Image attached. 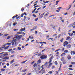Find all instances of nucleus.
I'll return each mask as SVG.
<instances>
[{
  "label": "nucleus",
  "instance_id": "1",
  "mask_svg": "<svg viewBox=\"0 0 75 75\" xmlns=\"http://www.w3.org/2000/svg\"><path fill=\"white\" fill-rule=\"evenodd\" d=\"M15 38H16V39ZM12 39L13 40H12V42H11L12 45H14V44L15 45H16L17 44V42L16 41H17L16 39H18V36H16L14 37V38H13Z\"/></svg>",
  "mask_w": 75,
  "mask_h": 75
},
{
  "label": "nucleus",
  "instance_id": "2",
  "mask_svg": "<svg viewBox=\"0 0 75 75\" xmlns=\"http://www.w3.org/2000/svg\"><path fill=\"white\" fill-rule=\"evenodd\" d=\"M33 72L37 73V74H39V73L38 72V70L36 68L34 69L33 71Z\"/></svg>",
  "mask_w": 75,
  "mask_h": 75
},
{
  "label": "nucleus",
  "instance_id": "3",
  "mask_svg": "<svg viewBox=\"0 0 75 75\" xmlns=\"http://www.w3.org/2000/svg\"><path fill=\"white\" fill-rule=\"evenodd\" d=\"M41 59H46L47 57V56H45L44 55H42L40 57Z\"/></svg>",
  "mask_w": 75,
  "mask_h": 75
},
{
  "label": "nucleus",
  "instance_id": "4",
  "mask_svg": "<svg viewBox=\"0 0 75 75\" xmlns=\"http://www.w3.org/2000/svg\"><path fill=\"white\" fill-rule=\"evenodd\" d=\"M6 45V44H4L3 45L2 47H2L1 48H0V51H2V50H3V49L4 48L6 47L5 46Z\"/></svg>",
  "mask_w": 75,
  "mask_h": 75
},
{
  "label": "nucleus",
  "instance_id": "5",
  "mask_svg": "<svg viewBox=\"0 0 75 75\" xmlns=\"http://www.w3.org/2000/svg\"><path fill=\"white\" fill-rule=\"evenodd\" d=\"M71 45L70 44L66 46V48H67L68 49V48H71Z\"/></svg>",
  "mask_w": 75,
  "mask_h": 75
},
{
  "label": "nucleus",
  "instance_id": "6",
  "mask_svg": "<svg viewBox=\"0 0 75 75\" xmlns=\"http://www.w3.org/2000/svg\"><path fill=\"white\" fill-rule=\"evenodd\" d=\"M37 26H35L34 27L33 29H31V30H30V32H31V31H34V30H35V29H36V28H37Z\"/></svg>",
  "mask_w": 75,
  "mask_h": 75
},
{
  "label": "nucleus",
  "instance_id": "7",
  "mask_svg": "<svg viewBox=\"0 0 75 75\" xmlns=\"http://www.w3.org/2000/svg\"><path fill=\"white\" fill-rule=\"evenodd\" d=\"M25 30V28H22L20 29V31L21 32H22V31H24Z\"/></svg>",
  "mask_w": 75,
  "mask_h": 75
},
{
  "label": "nucleus",
  "instance_id": "8",
  "mask_svg": "<svg viewBox=\"0 0 75 75\" xmlns=\"http://www.w3.org/2000/svg\"><path fill=\"white\" fill-rule=\"evenodd\" d=\"M69 44V42H67V43H65L64 42L63 43V46L64 47H65L66 45H68Z\"/></svg>",
  "mask_w": 75,
  "mask_h": 75
},
{
  "label": "nucleus",
  "instance_id": "9",
  "mask_svg": "<svg viewBox=\"0 0 75 75\" xmlns=\"http://www.w3.org/2000/svg\"><path fill=\"white\" fill-rule=\"evenodd\" d=\"M71 55H72L73 54V55H75V52L74 51H71Z\"/></svg>",
  "mask_w": 75,
  "mask_h": 75
},
{
  "label": "nucleus",
  "instance_id": "10",
  "mask_svg": "<svg viewBox=\"0 0 75 75\" xmlns=\"http://www.w3.org/2000/svg\"><path fill=\"white\" fill-rule=\"evenodd\" d=\"M41 59H39L38 60V61L37 62V64H41Z\"/></svg>",
  "mask_w": 75,
  "mask_h": 75
},
{
  "label": "nucleus",
  "instance_id": "11",
  "mask_svg": "<svg viewBox=\"0 0 75 75\" xmlns=\"http://www.w3.org/2000/svg\"><path fill=\"white\" fill-rule=\"evenodd\" d=\"M17 17H18V15H17V14H16V15H15V16H14L12 17V19H14V18H17Z\"/></svg>",
  "mask_w": 75,
  "mask_h": 75
},
{
  "label": "nucleus",
  "instance_id": "12",
  "mask_svg": "<svg viewBox=\"0 0 75 75\" xmlns=\"http://www.w3.org/2000/svg\"><path fill=\"white\" fill-rule=\"evenodd\" d=\"M20 36H18V40H20V39H21V38L22 37V35H21Z\"/></svg>",
  "mask_w": 75,
  "mask_h": 75
},
{
  "label": "nucleus",
  "instance_id": "13",
  "mask_svg": "<svg viewBox=\"0 0 75 75\" xmlns=\"http://www.w3.org/2000/svg\"><path fill=\"white\" fill-rule=\"evenodd\" d=\"M67 58L69 60H70L71 59V57L70 55H69L67 56Z\"/></svg>",
  "mask_w": 75,
  "mask_h": 75
},
{
  "label": "nucleus",
  "instance_id": "14",
  "mask_svg": "<svg viewBox=\"0 0 75 75\" xmlns=\"http://www.w3.org/2000/svg\"><path fill=\"white\" fill-rule=\"evenodd\" d=\"M13 62H14V59H13V60L11 61L10 62V64H12Z\"/></svg>",
  "mask_w": 75,
  "mask_h": 75
},
{
  "label": "nucleus",
  "instance_id": "15",
  "mask_svg": "<svg viewBox=\"0 0 75 75\" xmlns=\"http://www.w3.org/2000/svg\"><path fill=\"white\" fill-rule=\"evenodd\" d=\"M40 68H41V66L40 65H38V71L40 70Z\"/></svg>",
  "mask_w": 75,
  "mask_h": 75
},
{
  "label": "nucleus",
  "instance_id": "16",
  "mask_svg": "<svg viewBox=\"0 0 75 75\" xmlns=\"http://www.w3.org/2000/svg\"><path fill=\"white\" fill-rule=\"evenodd\" d=\"M48 14H49V12H47L46 13V14L44 15L45 17H46L47 16H48Z\"/></svg>",
  "mask_w": 75,
  "mask_h": 75
},
{
  "label": "nucleus",
  "instance_id": "17",
  "mask_svg": "<svg viewBox=\"0 0 75 75\" xmlns=\"http://www.w3.org/2000/svg\"><path fill=\"white\" fill-rule=\"evenodd\" d=\"M61 61H64V60L65 59L64 58V57H62L61 58V59H60Z\"/></svg>",
  "mask_w": 75,
  "mask_h": 75
},
{
  "label": "nucleus",
  "instance_id": "18",
  "mask_svg": "<svg viewBox=\"0 0 75 75\" xmlns=\"http://www.w3.org/2000/svg\"><path fill=\"white\" fill-rule=\"evenodd\" d=\"M24 18L23 19L24 21H25V20H26V18H28V17H26L25 16H24Z\"/></svg>",
  "mask_w": 75,
  "mask_h": 75
},
{
  "label": "nucleus",
  "instance_id": "19",
  "mask_svg": "<svg viewBox=\"0 0 75 75\" xmlns=\"http://www.w3.org/2000/svg\"><path fill=\"white\" fill-rule=\"evenodd\" d=\"M42 74H44V73H45V70H42Z\"/></svg>",
  "mask_w": 75,
  "mask_h": 75
},
{
  "label": "nucleus",
  "instance_id": "20",
  "mask_svg": "<svg viewBox=\"0 0 75 75\" xmlns=\"http://www.w3.org/2000/svg\"><path fill=\"white\" fill-rule=\"evenodd\" d=\"M68 34L69 35V36H72V35H73V33H68Z\"/></svg>",
  "mask_w": 75,
  "mask_h": 75
},
{
  "label": "nucleus",
  "instance_id": "21",
  "mask_svg": "<svg viewBox=\"0 0 75 75\" xmlns=\"http://www.w3.org/2000/svg\"><path fill=\"white\" fill-rule=\"evenodd\" d=\"M51 27H52L53 29H55L56 28H55V25H51Z\"/></svg>",
  "mask_w": 75,
  "mask_h": 75
},
{
  "label": "nucleus",
  "instance_id": "22",
  "mask_svg": "<svg viewBox=\"0 0 75 75\" xmlns=\"http://www.w3.org/2000/svg\"><path fill=\"white\" fill-rule=\"evenodd\" d=\"M29 38L30 39V40H33V39H34V36H32V37H31V36H29Z\"/></svg>",
  "mask_w": 75,
  "mask_h": 75
},
{
  "label": "nucleus",
  "instance_id": "23",
  "mask_svg": "<svg viewBox=\"0 0 75 75\" xmlns=\"http://www.w3.org/2000/svg\"><path fill=\"white\" fill-rule=\"evenodd\" d=\"M43 14H41L40 16V18H42L43 16Z\"/></svg>",
  "mask_w": 75,
  "mask_h": 75
},
{
  "label": "nucleus",
  "instance_id": "24",
  "mask_svg": "<svg viewBox=\"0 0 75 75\" xmlns=\"http://www.w3.org/2000/svg\"><path fill=\"white\" fill-rule=\"evenodd\" d=\"M33 67H37V63H35L33 65Z\"/></svg>",
  "mask_w": 75,
  "mask_h": 75
},
{
  "label": "nucleus",
  "instance_id": "25",
  "mask_svg": "<svg viewBox=\"0 0 75 75\" xmlns=\"http://www.w3.org/2000/svg\"><path fill=\"white\" fill-rule=\"evenodd\" d=\"M69 7H70L69 8L67 9V10H69L70 8H71V6H72V5H69Z\"/></svg>",
  "mask_w": 75,
  "mask_h": 75
},
{
  "label": "nucleus",
  "instance_id": "26",
  "mask_svg": "<svg viewBox=\"0 0 75 75\" xmlns=\"http://www.w3.org/2000/svg\"><path fill=\"white\" fill-rule=\"evenodd\" d=\"M68 52V50H65L64 51V53H67Z\"/></svg>",
  "mask_w": 75,
  "mask_h": 75
},
{
  "label": "nucleus",
  "instance_id": "27",
  "mask_svg": "<svg viewBox=\"0 0 75 75\" xmlns=\"http://www.w3.org/2000/svg\"><path fill=\"white\" fill-rule=\"evenodd\" d=\"M65 53H63L61 54V57H62V56H64V55H65Z\"/></svg>",
  "mask_w": 75,
  "mask_h": 75
},
{
  "label": "nucleus",
  "instance_id": "28",
  "mask_svg": "<svg viewBox=\"0 0 75 75\" xmlns=\"http://www.w3.org/2000/svg\"><path fill=\"white\" fill-rule=\"evenodd\" d=\"M18 50H21V48L20 47H18Z\"/></svg>",
  "mask_w": 75,
  "mask_h": 75
},
{
  "label": "nucleus",
  "instance_id": "29",
  "mask_svg": "<svg viewBox=\"0 0 75 75\" xmlns=\"http://www.w3.org/2000/svg\"><path fill=\"white\" fill-rule=\"evenodd\" d=\"M4 55H1L0 56V58H4Z\"/></svg>",
  "mask_w": 75,
  "mask_h": 75
},
{
  "label": "nucleus",
  "instance_id": "30",
  "mask_svg": "<svg viewBox=\"0 0 75 75\" xmlns=\"http://www.w3.org/2000/svg\"><path fill=\"white\" fill-rule=\"evenodd\" d=\"M48 74H52V71H50L48 72Z\"/></svg>",
  "mask_w": 75,
  "mask_h": 75
},
{
  "label": "nucleus",
  "instance_id": "31",
  "mask_svg": "<svg viewBox=\"0 0 75 75\" xmlns=\"http://www.w3.org/2000/svg\"><path fill=\"white\" fill-rule=\"evenodd\" d=\"M40 7V6H38V5L37 6H34V8H36V7Z\"/></svg>",
  "mask_w": 75,
  "mask_h": 75
},
{
  "label": "nucleus",
  "instance_id": "32",
  "mask_svg": "<svg viewBox=\"0 0 75 75\" xmlns=\"http://www.w3.org/2000/svg\"><path fill=\"white\" fill-rule=\"evenodd\" d=\"M64 40V38H62L61 40H60L61 42H63V41Z\"/></svg>",
  "mask_w": 75,
  "mask_h": 75
},
{
  "label": "nucleus",
  "instance_id": "33",
  "mask_svg": "<svg viewBox=\"0 0 75 75\" xmlns=\"http://www.w3.org/2000/svg\"><path fill=\"white\" fill-rule=\"evenodd\" d=\"M20 19L21 18V16H18V17H17V18H16V19Z\"/></svg>",
  "mask_w": 75,
  "mask_h": 75
},
{
  "label": "nucleus",
  "instance_id": "34",
  "mask_svg": "<svg viewBox=\"0 0 75 75\" xmlns=\"http://www.w3.org/2000/svg\"><path fill=\"white\" fill-rule=\"evenodd\" d=\"M1 71H5V69H1Z\"/></svg>",
  "mask_w": 75,
  "mask_h": 75
},
{
  "label": "nucleus",
  "instance_id": "35",
  "mask_svg": "<svg viewBox=\"0 0 75 75\" xmlns=\"http://www.w3.org/2000/svg\"><path fill=\"white\" fill-rule=\"evenodd\" d=\"M39 43H40V44H42V45H41V46H42L43 45V42H39Z\"/></svg>",
  "mask_w": 75,
  "mask_h": 75
},
{
  "label": "nucleus",
  "instance_id": "36",
  "mask_svg": "<svg viewBox=\"0 0 75 75\" xmlns=\"http://www.w3.org/2000/svg\"><path fill=\"white\" fill-rule=\"evenodd\" d=\"M70 38V37L68 36L66 39V40H68Z\"/></svg>",
  "mask_w": 75,
  "mask_h": 75
},
{
  "label": "nucleus",
  "instance_id": "37",
  "mask_svg": "<svg viewBox=\"0 0 75 75\" xmlns=\"http://www.w3.org/2000/svg\"><path fill=\"white\" fill-rule=\"evenodd\" d=\"M8 47H9V46H7L6 47L4 48L5 50H7V49H8Z\"/></svg>",
  "mask_w": 75,
  "mask_h": 75
},
{
  "label": "nucleus",
  "instance_id": "38",
  "mask_svg": "<svg viewBox=\"0 0 75 75\" xmlns=\"http://www.w3.org/2000/svg\"><path fill=\"white\" fill-rule=\"evenodd\" d=\"M73 25H74L73 24H71L70 25H69V27H72V26H73Z\"/></svg>",
  "mask_w": 75,
  "mask_h": 75
},
{
  "label": "nucleus",
  "instance_id": "39",
  "mask_svg": "<svg viewBox=\"0 0 75 75\" xmlns=\"http://www.w3.org/2000/svg\"><path fill=\"white\" fill-rule=\"evenodd\" d=\"M66 63H67V62H66V61L64 60V61L63 62V64H66Z\"/></svg>",
  "mask_w": 75,
  "mask_h": 75
},
{
  "label": "nucleus",
  "instance_id": "40",
  "mask_svg": "<svg viewBox=\"0 0 75 75\" xmlns=\"http://www.w3.org/2000/svg\"><path fill=\"white\" fill-rule=\"evenodd\" d=\"M11 38V36H8L7 37V40H8V39H10Z\"/></svg>",
  "mask_w": 75,
  "mask_h": 75
},
{
  "label": "nucleus",
  "instance_id": "41",
  "mask_svg": "<svg viewBox=\"0 0 75 75\" xmlns=\"http://www.w3.org/2000/svg\"><path fill=\"white\" fill-rule=\"evenodd\" d=\"M5 59H9V57H5Z\"/></svg>",
  "mask_w": 75,
  "mask_h": 75
},
{
  "label": "nucleus",
  "instance_id": "42",
  "mask_svg": "<svg viewBox=\"0 0 75 75\" xmlns=\"http://www.w3.org/2000/svg\"><path fill=\"white\" fill-rule=\"evenodd\" d=\"M17 34H21V32H18L17 33Z\"/></svg>",
  "mask_w": 75,
  "mask_h": 75
},
{
  "label": "nucleus",
  "instance_id": "43",
  "mask_svg": "<svg viewBox=\"0 0 75 75\" xmlns=\"http://www.w3.org/2000/svg\"><path fill=\"white\" fill-rule=\"evenodd\" d=\"M71 64L72 65H75V62H71Z\"/></svg>",
  "mask_w": 75,
  "mask_h": 75
},
{
  "label": "nucleus",
  "instance_id": "44",
  "mask_svg": "<svg viewBox=\"0 0 75 75\" xmlns=\"http://www.w3.org/2000/svg\"><path fill=\"white\" fill-rule=\"evenodd\" d=\"M4 56H6V55H8V54L7 53H6L4 54Z\"/></svg>",
  "mask_w": 75,
  "mask_h": 75
},
{
  "label": "nucleus",
  "instance_id": "45",
  "mask_svg": "<svg viewBox=\"0 0 75 75\" xmlns=\"http://www.w3.org/2000/svg\"><path fill=\"white\" fill-rule=\"evenodd\" d=\"M54 64L55 65H57V64H58V63H57V62L55 61L54 62Z\"/></svg>",
  "mask_w": 75,
  "mask_h": 75
},
{
  "label": "nucleus",
  "instance_id": "46",
  "mask_svg": "<svg viewBox=\"0 0 75 75\" xmlns=\"http://www.w3.org/2000/svg\"><path fill=\"white\" fill-rule=\"evenodd\" d=\"M38 18H37L35 19V21H37V20H38Z\"/></svg>",
  "mask_w": 75,
  "mask_h": 75
},
{
  "label": "nucleus",
  "instance_id": "47",
  "mask_svg": "<svg viewBox=\"0 0 75 75\" xmlns=\"http://www.w3.org/2000/svg\"><path fill=\"white\" fill-rule=\"evenodd\" d=\"M26 61H23L21 62V64H24Z\"/></svg>",
  "mask_w": 75,
  "mask_h": 75
},
{
  "label": "nucleus",
  "instance_id": "48",
  "mask_svg": "<svg viewBox=\"0 0 75 75\" xmlns=\"http://www.w3.org/2000/svg\"><path fill=\"white\" fill-rule=\"evenodd\" d=\"M59 11H60V9H58L56 10V12L57 13H59Z\"/></svg>",
  "mask_w": 75,
  "mask_h": 75
},
{
  "label": "nucleus",
  "instance_id": "49",
  "mask_svg": "<svg viewBox=\"0 0 75 75\" xmlns=\"http://www.w3.org/2000/svg\"><path fill=\"white\" fill-rule=\"evenodd\" d=\"M7 45H11V43H7Z\"/></svg>",
  "mask_w": 75,
  "mask_h": 75
},
{
  "label": "nucleus",
  "instance_id": "50",
  "mask_svg": "<svg viewBox=\"0 0 75 75\" xmlns=\"http://www.w3.org/2000/svg\"><path fill=\"white\" fill-rule=\"evenodd\" d=\"M27 70V69H24L23 70V72H25V71H26Z\"/></svg>",
  "mask_w": 75,
  "mask_h": 75
},
{
  "label": "nucleus",
  "instance_id": "51",
  "mask_svg": "<svg viewBox=\"0 0 75 75\" xmlns=\"http://www.w3.org/2000/svg\"><path fill=\"white\" fill-rule=\"evenodd\" d=\"M59 18L60 20H62V17L61 16L60 17H59Z\"/></svg>",
  "mask_w": 75,
  "mask_h": 75
},
{
  "label": "nucleus",
  "instance_id": "52",
  "mask_svg": "<svg viewBox=\"0 0 75 75\" xmlns=\"http://www.w3.org/2000/svg\"><path fill=\"white\" fill-rule=\"evenodd\" d=\"M4 35L5 37H6V36L8 35V34H4Z\"/></svg>",
  "mask_w": 75,
  "mask_h": 75
},
{
  "label": "nucleus",
  "instance_id": "53",
  "mask_svg": "<svg viewBox=\"0 0 75 75\" xmlns=\"http://www.w3.org/2000/svg\"><path fill=\"white\" fill-rule=\"evenodd\" d=\"M29 40V38H28L26 40H25L26 42H27Z\"/></svg>",
  "mask_w": 75,
  "mask_h": 75
},
{
  "label": "nucleus",
  "instance_id": "54",
  "mask_svg": "<svg viewBox=\"0 0 75 75\" xmlns=\"http://www.w3.org/2000/svg\"><path fill=\"white\" fill-rule=\"evenodd\" d=\"M55 16V15H50V16H49L50 17H52V16Z\"/></svg>",
  "mask_w": 75,
  "mask_h": 75
},
{
  "label": "nucleus",
  "instance_id": "55",
  "mask_svg": "<svg viewBox=\"0 0 75 75\" xmlns=\"http://www.w3.org/2000/svg\"><path fill=\"white\" fill-rule=\"evenodd\" d=\"M33 16L35 17H37V16H36V15H35V14H33Z\"/></svg>",
  "mask_w": 75,
  "mask_h": 75
},
{
  "label": "nucleus",
  "instance_id": "56",
  "mask_svg": "<svg viewBox=\"0 0 75 75\" xmlns=\"http://www.w3.org/2000/svg\"><path fill=\"white\" fill-rule=\"evenodd\" d=\"M68 69H69V70H73V69L72 68H69Z\"/></svg>",
  "mask_w": 75,
  "mask_h": 75
},
{
  "label": "nucleus",
  "instance_id": "57",
  "mask_svg": "<svg viewBox=\"0 0 75 75\" xmlns=\"http://www.w3.org/2000/svg\"><path fill=\"white\" fill-rule=\"evenodd\" d=\"M24 10V9L23 8H22L21 10V11H23Z\"/></svg>",
  "mask_w": 75,
  "mask_h": 75
},
{
  "label": "nucleus",
  "instance_id": "58",
  "mask_svg": "<svg viewBox=\"0 0 75 75\" xmlns=\"http://www.w3.org/2000/svg\"><path fill=\"white\" fill-rule=\"evenodd\" d=\"M12 49H9V50H8V51L9 52H10V51H12Z\"/></svg>",
  "mask_w": 75,
  "mask_h": 75
},
{
  "label": "nucleus",
  "instance_id": "59",
  "mask_svg": "<svg viewBox=\"0 0 75 75\" xmlns=\"http://www.w3.org/2000/svg\"><path fill=\"white\" fill-rule=\"evenodd\" d=\"M61 34H59V36L58 37V38H59L60 37H61Z\"/></svg>",
  "mask_w": 75,
  "mask_h": 75
},
{
  "label": "nucleus",
  "instance_id": "60",
  "mask_svg": "<svg viewBox=\"0 0 75 75\" xmlns=\"http://www.w3.org/2000/svg\"><path fill=\"white\" fill-rule=\"evenodd\" d=\"M23 14H24L25 16H27V13L25 12H24Z\"/></svg>",
  "mask_w": 75,
  "mask_h": 75
},
{
  "label": "nucleus",
  "instance_id": "61",
  "mask_svg": "<svg viewBox=\"0 0 75 75\" xmlns=\"http://www.w3.org/2000/svg\"><path fill=\"white\" fill-rule=\"evenodd\" d=\"M72 67V65H70L69 66V67L70 68H71Z\"/></svg>",
  "mask_w": 75,
  "mask_h": 75
},
{
  "label": "nucleus",
  "instance_id": "62",
  "mask_svg": "<svg viewBox=\"0 0 75 75\" xmlns=\"http://www.w3.org/2000/svg\"><path fill=\"white\" fill-rule=\"evenodd\" d=\"M41 53H40L38 54V56H41Z\"/></svg>",
  "mask_w": 75,
  "mask_h": 75
},
{
  "label": "nucleus",
  "instance_id": "63",
  "mask_svg": "<svg viewBox=\"0 0 75 75\" xmlns=\"http://www.w3.org/2000/svg\"><path fill=\"white\" fill-rule=\"evenodd\" d=\"M31 73H29L27 75H31Z\"/></svg>",
  "mask_w": 75,
  "mask_h": 75
},
{
  "label": "nucleus",
  "instance_id": "64",
  "mask_svg": "<svg viewBox=\"0 0 75 75\" xmlns=\"http://www.w3.org/2000/svg\"><path fill=\"white\" fill-rule=\"evenodd\" d=\"M64 48H63L62 49V51H64Z\"/></svg>",
  "mask_w": 75,
  "mask_h": 75
}]
</instances>
